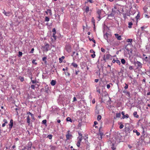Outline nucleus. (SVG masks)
<instances>
[{
    "mask_svg": "<svg viewBox=\"0 0 150 150\" xmlns=\"http://www.w3.org/2000/svg\"><path fill=\"white\" fill-rule=\"evenodd\" d=\"M72 136V135L71 134H69L68 133L66 135V138L67 139H69L70 137Z\"/></svg>",
    "mask_w": 150,
    "mask_h": 150,
    "instance_id": "19",
    "label": "nucleus"
},
{
    "mask_svg": "<svg viewBox=\"0 0 150 150\" xmlns=\"http://www.w3.org/2000/svg\"><path fill=\"white\" fill-rule=\"evenodd\" d=\"M121 114L122 115V118L124 119L125 118H127L129 117V116L128 114H126L125 115V113L124 111H122Z\"/></svg>",
    "mask_w": 150,
    "mask_h": 150,
    "instance_id": "3",
    "label": "nucleus"
},
{
    "mask_svg": "<svg viewBox=\"0 0 150 150\" xmlns=\"http://www.w3.org/2000/svg\"><path fill=\"white\" fill-rule=\"evenodd\" d=\"M116 62L119 65H120V61L118 60H116Z\"/></svg>",
    "mask_w": 150,
    "mask_h": 150,
    "instance_id": "47",
    "label": "nucleus"
},
{
    "mask_svg": "<svg viewBox=\"0 0 150 150\" xmlns=\"http://www.w3.org/2000/svg\"><path fill=\"white\" fill-rule=\"evenodd\" d=\"M70 64H71L72 66H78L75 63H74V62H73L71 63H70ZM70 64V63H68V65H69Z\"/></svg>",
    "mask_w": 150,
    "mask_h": 150,
    "instance_id": "42",
    "label": "nucleus"
},
{
    "mask_svg": "<svg viewBox=\"0 0 150 150\" xmlns=\"http://www.w3.org/2000/svg\"><path fill=\"white\" fill-rule=\"evenodd\" d=\"M65 49L69 53L71 51V48L69 45H67L65 46Z\"/></svg>",
    "mask_w": 150,
    "mask_h": 150,
    "instance_id": "1",
    "label": "nucleus"
},
{
    "mask_svg": "<svg viewBox=\"0 0 150 150\" xmlns=\"http://www.w3.org/2000/svg\"><path fill=\"white\" fill-rule=\"evenodd\" d=\"M8 125H9V126H13V120L12 119H11L10 120V123L8 124Z\"/></svg>",
    "mask_w": 150,
    "mask_h": 150,
    "instance_id": "23",
    "label": "nucleus"
},
{
    "mask_svg": "<svg viewBox=\"0 0 150 150\" xmlns=\"http://www.w3.org/2000/svg\"><path fill=\"white\" fill-rule=\"evenodd\" d=\"M133 132H136L137 136H139L140 135L139 132H138L137 130L134 129L133 130Z\"/></svg>",
    "mask_w": 150,
    "mask_h": 150,
    "instance_id": "27",
    "label": "nucleus"
},
{
    "mask_svg": "<svg viewBox=\"0 0 150 150\" xmlns=\"http://www.w3.org/2000/svg\"><path fill=\"white\" fill-rule=\"evenodd\" d=\"M125 86L124 87V88L125 89H126L128 88V85L127 84H126V83H125Z\"/></svg>",
    "mask_w": 150,
    "mask_h": 150,
    "instance_id": "51",
    "label": "nucleus"
},
{
    "mask_svg": "<svg viewBox=\"0 0 150 150\" xmlns=\"http://www.w3.org/2000/svg\"><path fill=\"white\" fill-rule=\"evenodd\" d=\"M115 35L116 37V38H117V39L118 40H122V38L121 36L119 35L117 33L115 34Z\"/></svg>",
    "mask_w": 150,
    "mask_h": 150,
    "instance_id": "8",
    "label": "nucleus"
},
{
    "mask_svg": "<svg viewBox=\"0 0 150 150\" xmlns=\"http://www.w3.org/2000/svg\"><path fill=\"white\" fill-rule=\"evenodd\" d=\"M133 25V23L132 22H129L128 23V28H132V26Z\"/></svg>",
    "mask_w": 150,
    "mask_h": 150,
    "instance_id": "22",
    "label": "nucleus"
},
{
    "mask_svg": "<svg viewBox=\"0 0 150 150\" xmlns=\"http://www.w3.org/2000/svg\"><path fill=\"white\" fill-rule=\"evenodd\" d=\"M18 53V56L19 57H21L23 54L22 52L21 51H19Z\"/></svg>",
    "mask_w": 150,
    "mask_h": 150,
    "instance_id": "25",
    "label": "nucleus"
},
{
    "mask_svg": "<svg viewBox=\"0 0 150 150\" xmlns=\"http://www.w3.org/2000/svg\"><path fill=\"white\" fill-rule=\"evenodd\" d=\"M87 2H89L91 3H93L92 0H87Z\"/></svg>",
    "mask_w": 150,
    "mask_h": 150,
    "instance_id": "58",
    "label": "nucleus"
},
{
    "mask_svg": "<svg viewBox=\"0 0 150 150\" xmlns=\"http://www.w3.org/2000/svg\"><path fill=\"white\" fill-rule=\"evenodd\" d=\"M45 47L46 48V51H47L49 50V45L48 44H46L45 45Z\"/></svg>",
    "mask_w": 150,
    "mask_h": 150,
    "instance_id": "14",
    "label": "nucleus"
},
{
    "mask_svg": "<svg viewBox=\"0 0 150 150\" xmlns=\"http://www.w3.org/2000/svg\"><path fill=\"white\" fill-rule=\"evenodd\" d=\"M3 122L6 124H7L8 123L7 120L5 119L3 120Z\"/></svg>",
    "mask_w": 150,
    "mask_h": 150,
    "instance_id": "43",
    "label": "nucleus"
},
{
    "mask_svg": "<svg viewBox=\"0 0 150 150\" xmlns=\"http://www.w3.org/2000/svg\"><path fill=\"white\" fill-rule=\"evenodd\" d=\"M88 143L86 142V146L85 149L86 150H90V144L88 143V142L87 141Z\"/></svg>",
    "mask_w": 150,
    "mask_h": 150,
    "instance_id": "7",
    "label": "nucleus"
},
{
    "mask_svg": "<svg viewBox=\"0 0 150 150\" xmlns=\"http://www.w3.org/2000/svg\"><path fill=\"white\" fill-rule=\"evenodd\" d=\"M121 61L122 63V64L124 65L126 63V61H125V60L124 59H121Z\"/></svg>",
    "mask_w": 150,
    "mask_h": 150,
    "instance_id": "24",
    "label": "nucleus"
},
{
    "mask_svg": "<svg viewBox=\"0 0 150 150\" xmlns=\"http://www.w3.org/2000/svg\"><path fill=\"white\" fill-rule=\"evenodd\" d=\"M50 146L52 150H55L57 148L56 146H54L50 145Z\"/></svg>",
    "mask_w": 150,
    "mask_h": 150,
    "instance_id": "16",
    "label": "nucleus"
},
{
    "mask_svg": "<svg viewBox=\"0 0 150 150\" xmlns=\"http://www.w3.org/2000/svg\"><path fill=\"white\" fill-rule=\"evenodd\" d=\"M35 85H37L38 86V84H35V85H32L30 87L31 88L33 89H35Z\"/></svg>",
    "mask_w": 150,
    "mask_h": 150,
    "instance_id": "33",
    "label": "nucleus"
},
{
    "mask_svg": "<svg viewBox=\"0 0 150 150\" xmlns=\"http://www.w3.org/2000/svg\"><path fill=\"white\" fill-rule=\"evenodd\" d=\"M27 123H28V125H29L30 123V119L29 115H28L27 117Z\"/></svg>",
    "mask_w": 150,
    "mask_h": 150,
    "instance_id": "9",
    "label": "nucleus"
},
{
    "mask_svg": "<svg viewBox=\"0 0 150 150\" xmlns=\"http://www.w3.org/2000/svg\"><path fill=\"white\" fill-rule=\"evenodd\" d=\"M42 124L45 125H46V123H47V120H42Z\"/></svg>",
    "mask_w": 150,
    "mask_h": 150,
    "instance_id": "37",
    "label": "nucleus"
},
{
    "mask_svg": "<svg viewBox=\"0 0 150 150\" xmlns=\"http://www.w3.org/2000/svg\"><path fill=\"white\" fill-rule=\"evenodd\" d=\"M50 90L49 89V88L48 86H46L45 87V92L47 93H48L50 92Z\"/></svg>",
    "mask_w": 150,
    "mask_h": 150,
    "instance_id": "11",
    "label": "nucleus"
},
{
    "mask_svg": "<svg viewBox=\"0 0 150 150\" xmlns=\"http://www.w3.org/2000/svg\"><path fill=\"white\" fill-rule=\"evenodd\" d=\"M13 126H9V127L8 128V129H9L10 131L11 130Z\"/></svg>",
    "mask_w": 150,
    "mask_h": 150,
    "instance_id": "62",
    "label": "nucleus"
},
{
    "mask_svg": "<svg viewBox=\"0 0 150 150\" xmlns=\"http://www.w3.org/2000/svg\"><path fill=\"white\" fill-rule=\"evenodd\" d=\"M123 92L126 93L128 97H130V94L129 92L125 90L123 91Z\"/></svg>",
    "mask_w": 150,
    "mask_h": 150,
    "instance_id": "12",
    "label": "nucleus"
},
{
    "mask_svg": "<svg viewBox=\"0 0 150 150\" xmlns=\"http://www.w3.org/2000/svg\"><path fill=\"white\" fill-rule=\"evenodd\" d=\"M76 100H77L76 98L75 97H74L73 98V102L75 101Z\"/></svg>",
    "mask_w": 150,
    "mask_h": 150,
    "instance_id": "64",
    "label": "nucleus"
},
{
    "mask_svg": "<svg viewBox=\"0 0 150 150\" xmlns=\"http://www.w3.org/2000/svg\"><path fill=\"white\" fill-rule=\"evenodd\" d=\"M50 20V18L47 16H46L45 18V21L48 22Z\"/></svg>",
    "mask_w": 150,
    "mask_h": 150,
    "instance_id": "30",
    "label": "nucleus"
},
{
    "mask_svg": "<svg viewBox=\"0 0 150 150\" xmlns=\"http://www.w3.org/2000/svg\"><path fill=\"white\" fill-rule=\"evenodd\" d=\"M121 116V113L119 112L118 113H117L116 114V117H120Z\"/></svg>",
    "mask_w": 150,
    "mask_h": 150,
    "instance_id": "34",
    "label": "nucleus"
},
{
    "mask_svg": "<svg viewBox=\"0 0 150 150\" xmlns=\"http://www.w3.org/2000/svg\"><path fill=\"white\" fill-rule=\"evenodd\" d=\"M53 136L52 134H49L48 135L47 137L48 138L50 139H52V137Z\"/></svg>",
    "mask_w": 150,
    "mask_h": 150,
    "instance_id": "32",
    "label": "nucleus"
},
{
    "mask_svg": "<svg viewBox=\"0 0 150 150\" xmlns=\"http://www.w3.org/2000/svg\"><path fill=\"white\" fill-rule=\"evenodd\" d=\"M125 132L127 134L128 133H129L131 131L130 130V129L129 127H125Z\"/></svg>",
    "mask_w": 150,
    "mask_h": 150,
    "instance_id": "6",
    "label": "nucleus"
},
{
    "mask_svg": "<svg viewBox=\"0 0 150 150\" xmlns=\"http://www.w3.org/2000/svg\"><path fill=\"white\" fill-rule=\"evenodd\" d=\"M34 48H32L31 51L29 53H32L34 51Z\"/></svg>",
    "mask_w": 150,
    "mask_h": 150,
    "instance_id": "46",
    "label": "nucleus"
},
{
    "mask_svg": "<svg viewBox=\"0 0 150 150\" xmlns=\"http://www.w3.org/2000/svg\"><path fill=\"white\" fill-rule=\"evenodd\" d=\"M32 145V143L30 142H28L26 146L28 150H31V147Z\"/></svg>",
    "mask_w": 150,
    "mask_h": 150,
    "instance_id": "4",
    "label": "nucleus"
},
{
    "mask_svg": "<svg viewBox=\"0 0 150 150\" xmlns=\"http://www.w3.org/2000/svg\"><path fill=\"white\" fill-rule=\"evenodd\" d=\"M127 41L128 42H131L132 41V39H128L127 40Z\"/></svg>",
    "mask_w": 150,
    "mask_h": 150,
    "instance_id": "41",
    "label": "nucleus"
},
{
    "mask_svg": "<svg viewBox=\"0 0 150 150\" xmlns=\"http://www.w3.org/2000/svg\"><path fill=\"white\" fill-rule=\"evenodd\" d=\"M140 17V15L139 14V12L138 14H137V15L136 17V18L137 21H137L138 19Z\"/></svg>",
    "mask_w": 150,
    "mask_h": 150,
    "instance_id": "28",
    "label": "nucleus"
},
{
    "mask_svg": "<svg viewBox=\"0 0 150 150\" xmlns=\"http://www.w3.org/2000/svg\"><path fill=\"white\" fill-rule=\"evenodd\" d=\"M47 11L48 12V13H49L50 15L51 16H52V13L51 10L50 9H47Z\"/></svg>",
    "mask_w": 150,
    "mask_h": 150,
    "instance_id": "39",
    "label": "nucleus"
},
{
    "mask_svg": "<svg viewBox=\"0 0 150 150\" xmlns=\"http://www.w3.org/2000/svg\"><path fill=\"white\" fill-rule=\"evenodd\" d=\"M96 56V55L95 54H92L91 55V57L93 58H94Z\"/></svg>",
    "mask_w": 150,
    "mask_h": 150,
    "instance_id": "55",
    "label": "nucleus"
},
{
    "mask_svg": "<svg viewBox=\"0 0 150 150\" xmlns=\"http://www.w3.org/2000/svg\"><path fill=\"white\" fill-rule=\"evenodd\" d=\"M31 82H32V83L33 84L36 83H38V81H37L36 80H31Z\"/></svg>",
    "mask_w": 150,
    "mask_h": 150,
    "instance_id": "38",
    "label": "nucleus"
},
{
    "mask_svg": "<svg viewBox=\"0 0 150 150\" xmlns=\"http://www.w3.org/2000/svg\"><path fill=\"white\" fill-rule=\"evenodd\" d=\"M91 21H92V22L93 23V25L95 26V20L94 19V17H93L92 18Z\"/></svg>",
    "mask_w": 150,
    "mask_h": 150,
    "instance_id": "31",
    "label": "nucleus"
},
{
    "mask_svg": "<svg viewBox=\"0 0 150 150\" xmlns=\"http://www.w3.org/2000/svg\"><path fill=\"white\" fill-rule=\"evenodd\" d=\"M52 31L53 32V33H56V30L55 28H53L52 30Z\"/></svg>",
    "mask_w": 150,
    "mask_h": 150,
    "instance_id": "52",
    "label": "nucleus"
},
{
    "mask_svg": "<svg viewBox=\"0 0 150 150\" xmlns=\"http://www.w3.org/2000/svg\"><path fill=\"white\" fill-rule=\"evenodd\" d=\"M80 142H79L78 141L77 142V143L76 144L77 146L78 147H79L80 145Z\"/></svg>",
    "mask_w": 150,
    "mask_h": 150,
    "instance_id": "49",
    "label": "nucleus"
},
{
    "mask_svg": "<svg viewBox=\"0 0 150 150\" xmlns=\"http://www.w3.org/2000/svg\"><path fill=\"white\" fill-rule=\"evenodd\" d=\"M82 137H81L79 139V140L78 141L81 142L82 139Z\"/></svg>",
    "mask_w": 150,
    "mask_h": 150,
    "instance_id": "57",
    "label": "nucleus"
},
{
    "mask_svg": "<svg viewBox=\"0 0 150 150\" xmlns=\"http://www.w3.org/2000/svg\"><path fill=\"white\" fill-rule=\"evenodd\" d=\"M89 7L86 6L85 9V12L86 13H88V11H89Z\"/></svg>",
    "mask_w": 150,
    "mask_h": 150,
    "instance_id": "35",
    "label": "nucleus"
},
{
    "mask_svg": "<svg viewBox=\"0 0 150 150\" xmlns=\"http://www.w3.org/2000/svg\"><path fill=\"white\" fill-rule=\"evenodd\" d=\"M65 74L66 75H67L68 76H70V74L68 72H67V73H65Z\"/></svg>",
    "mask_w": 150,
    "mask_h": 150,
    "instance_id": "59",
    "label": "nucleus"
},
{
    "mask_svg": "<svg viewBox=\"0 0 150 150\" xmlns=\"http://www.w3.org/2000/svg\"><path fill=\"white\" fill-rule=\"evenodd\" d=\"M107 40V42H108V43H111V41L110 40H108V39H107V40Z\"/></svg>",
    "mask_w": 150,
    "mask_h": 150,
    "instance_id": "61",
    "label": "nucleus"
},
{
    "mask_svg": "<svg viewBox=\"0 0 150 150\" xmlns=\"http://www.w3.org/2000/svg\"><path fill=\"white\" fill-rule=\"evenodd\" d=\"M124 127V125L123 124H121L119 127V128L120 129H121L122 128Z\"/></svg>",
    "mask_w": 150,
    "mask_h": 150,
    "instance_id": "53",
    "label": "nucleus"
},
{
    "mask_svg": "<svg viewBox=\"0 0 150 150\" xmlns=\"http://www.w3.org/2000/svg\"><path fill=\"white\" fill-rule=\"evenodd\" d=\"M56 83V81L55 80H52L51 82V84L53 86H54Z\"/></svg>",
    "mask_w": 150,
    "mask_h": 150,
    "instance_id": "13",
    "label": "nucleus"
},
{
    "mask_svg": "<svg viewBox=\"0 0 150 150\" xmlns=\"http://www.w3.org/2000/svg\"><path fill=\"white\" fill-rule=\"evenodd\" d=\"M134 116L137 118H138L139 117V115H137V112L136 111H135L133 113Z\"/></svg>",
    "mask_w": 150,
    "mask_h": 150,
    "instance_id": "15",
    "label": "nucleus"
},
{
    "mask_svg": "<svg viewBox=\"0 0 150 150\" xmlns=\"http://www.w3.org/2000/svg\"><path fill=\"white\" fill-rule=\"evenodd\" d=\"M67 121L68 122H72V120L71 119V118L70 117H67L66 119Z\"/></svg>",
    "mask_w": 150,
    "mask_h": 150,
    "instance_id": "21",
    "label": "nucleus"
},
{
    "mask_svg": "<svg viewBox=\"0 0 150 150\" xmlns=\"http://www.w3.org/2000/svg\"><path fill=\"white\" fill-rule=\"evenodd\" d=\"M88 38L89 39V40L90 41H93L94 44L96 43V42L93 38L91 39L89 36H88Z\"/></svg>",
    "mask_w": 150,
    "mask_h": 150,
    "instance_id": "18",
    "label": "nucleus"
},
{
    "mask_svg": "<svg viewBox=\"0 0 150 150\" xmlns=\"http://www.w3.org/2000/svg\"><path fill=\"white\" fill-rule=\"evenodd\" d=\"M97 13L98 15H100L101 13V10L98 9L97 11Z\"/></svg>",
    "mask_w": 150,
    "mask_h": 150,
    "instance_id": "29",
    "label": "nucleus"
},
{
    "mask_svg": "<svg viewBox=\"0 0 150 150\" xmlns=\"http://www.w3.org/2000/svg\"><path fill=\"white\" fill-rule=\"evenodd\" d=\"M108 17H109V16L113 17L114 15L112 13H111L110 14H108Z\"/></svg>",
    "mask_w": 150,
    "mask_h": 150,
    "instance_id": "45",
    "label": "nucleus"
},
{
    "mask_svg": "<svg viewBox=\"0 0 150 150\" xmlns=\"http://www.w3.org/2000/svg\"><path fill=\"white\" fill-rule=\"evenodd\" d=\"M65 58V57L64 56H62L61 57L59 58V62L60 63H62L63 59Z\"/></svg>",
    "mask_w": 150,
    "mask_h": 150,
    "instance_id": "17",
    "label": "nucleus"
},
{
    "mask_svg": "<svg viewBox=\"0 0 150 150\" xmlns=\"http://www.w3.org/2000/svg\"><path fill=\"white\" fill-rule=\"evenodd\" d=\"M35 61H36V60H35V59H33L32 61V63L35 65H36L37 64V63L35 62Z\"/></svg>",
    "mask_w": 150,
    "mask_h": 150,
    "instance_id": "44",
    "label": "nucleus"
},
{
    "mask_svg": "<svg viewBox=\"0 0 150 150\" xmlns=\"http://www.w3.org/2000/svg\"><path fill=\"white\" fill-rule=\"evenodd\" d=\"M18 79H20L21 81L23 82L24 80V78L23 77H21V76H19L18 77Z\"/></svg>",
    "mask_w": 150,
    "mask_h": 150,
    "instance_id": "26",
    "label": "nucleus"
},
{
    "mask_svg": "<svg viewBox=\"0 0 150 150\" xmlns=\"http://www.w3.org/2000/svg\"><path fill=\"white\" fill-rule=\"evenodd\" d=\"M137 66H140V64L141 63L140 62L137 61Z\"/></svg>",
    "mask_w": 150,
    "mask_h": 150,
    "instance_id": "60",
    "label": "nucleus"
},
{
    "mask_svg": "<svg viewBox=\"0 0 150 150\" xmlns=\"http://www.w3.org/2000/svg\"><path fill=\"white\" fill-rule=\"evenodd\" d=\"M31 117L33 119V120H34L35 119L34 115L33 114H32V115H31Z\"/></svg>",
    "mask_w": 150,
    "mask_h": 150,
    "instance_id": "56",
    "label": "nucleus"
},
{
    "mask_svg": "<svg viewBox=\"0 0 150 150\" xmlns=\"http://www.w3.org/2000/svg\"><path fill=\"white\" fill-rule=\"evenodd\" d=\"M109 35V34L106 33L105 34H104V38L106 40H107L108 38V35Z\"/></svg>",
    "mask_w": 150,
    "mask_h": 150,
    "instance_id": "20",
    "label": "nucleus"
},
{
    "mask_svg": "<svg viewBox=\"0 0 150 150\" xmlns=\"http://www.w3.org/2000/svg\"><path fill=\"white\" fill-rule=\"evenodd\" d=\"M111 56L109 54H107L106 56V58H105V56L104 55L103 57V60L105 61V62L106 61V59H109Z\"/></svg>",
    "mask_w": 150,
    "mask_h": 150,
    "instance_id": "5",
    "label": "nucleus"
},
{
    "mask_svg": "<svg viewBox=\"0 0 150 150\" xmlns=\"http://www.w3.org/2000/svg\"><path fill=\"white\" fill-rule=\"evenodd\" d=\"M3 13L6 16H9L12 14V13L11 12L9 11L6 12L5 10H4Z\"/></svg>",
    "mask_w": 150,
    "mask_h": 150,
    "instance_id": "2",
    "label": "nucleus"
},
{
    "mask_svg": "<svg viewBox=\"0 0 150 150\" xmlns=\"http://www.w3.org/2000/svg\"><path fill=\"white\" fill-rule=\"evenodd\" d=\"M101 119V116L100 115H98L97 118V120L98 121H99Z\"/></svg>",
    "mask_w": 150,
    "mask_h": 150,
    "instance_id": "40",
    "label": "nucleus"
},
{
    "mask_svg": "<svg viewBox=\"0 0 150 150\" xmlns=\"http://www.w3.org/2000/svg\"><path fill=\"white\" fill-rule=\"evenodd\" d=\"M84 139L86 140L88 138L87 135V134H85V136L83 137Z\"/></svg>",
    "mask_w": 150,
    "mask_h": 150,
    "instance_id": "48",
    "label": "nucleus"
},
{
    "mask_svg": "<svg viewBox=\"0 0 150 150\" xmlns=\"http://www.w3.org/2000/svg\"><path fill=\"white\" fill-rule=\"evenodd\" d=\"M101 128V127H100L99 129V135L100 136V139H102V138H103V133L102 132H101L100 131V129Z\"/></svg>",
    "mask_w": 150,
    "mask_h": 150,
    "instance_id": "10",
    "label": "nucleus"
},
{
    "mask_svg": "<svg viewBox=\"0 0 150 150\" xmlns=\"http://www.w3.org/2000/svg\"><path fill=\"white\" fill-rule=\"evenodd\" d=\"M101 51L102 52H105V50L103 47H102L101 48Z\"/></svg>",
    "mask_w": 150,
    "mask_h": 150,
    "instance_id": "54",
    "label": "nucleus"
},
{
    "mask_svg": "<svg viewBox=\"0 0 150 150\" xmlns=\"http://www.w3.org/2000/svg\"><path fill=\"white\" fill-rule=\"evenodd\" d=\"M47 59V57H43V58H42V60L43 61H44L45 63L47 64H46V63L47 62L46 61V59Z\"/></svg>",
    "mask_w": 150,
    "mask_h": 150,
    "instance_id": "36",
    "label": "nucleus"
},
{
    "mask_svg": "<svg viewBox=\"0 0 150 150\" xmlns=\"http://www.w3.org/2000/svg\"><path fill=\"white\" fill-rule=\"evenodd\" d=\"M13 126H9V127L8 128V129H9L10 131L11 130Z\"/></svg>",
    "mask_w": 150,
    "mask_h": 150,
    "instance_id": "63",
    "label": "nucleus"
},
{
    "mask_svg": "<svg viewBox=\"0 0 150 150\" xmlns=\"http://www.w3.org/2000/svg\"><path fill=\"white\" fill-rule=\"evenodd\" d=\"M90 52L91 53H93V54H95V52L92 49H91L90 50Z\"/></svg>",
    "mask_w": 150,
    "mask_h": 150,
    "instance_id": "50",
    "label": "nucleus"
}]
</instances>
